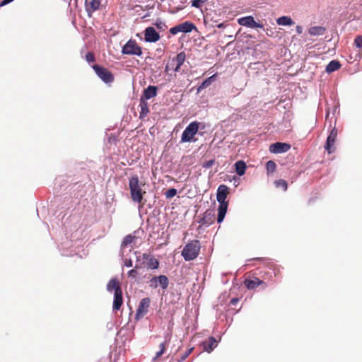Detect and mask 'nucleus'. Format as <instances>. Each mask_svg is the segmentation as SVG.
<instances>
[{"label":"nucleus","mask_w":362,"mask_h":362,"mask_svg":"<svg viewBox=\"0 0 362 362\" xmlns=\"http://www.w3.org/2000/svg\"><path fill=\"white\" fill-rule=\"evenodd\" d=\"M107 290L109 292L115 291V293H119L122 291L120 283L117 279H111L107 284Z\"/></svg>","instance_id":"obj_15"},{"label":"nucleus","mask_w":362,"mask_h":362,"mask_svg":"<svg viewBox=\"0 0 362 362\" xmlns=\"http://www.w3.org/2000/svg\"><path fill=\"white\" fill-rule=\"evenodd\" d=\"M228 203H219L218 209V217L217 222L221 223L226 214L228 209Z\"/></svg>","instance_id":"obj_18"},{"label":"nucleus","mask_w":362,"mask_h":362,"mask_svg":"<svg viewBox=\"0 0 362 362\" xmlns=\"http://www.w3.org/2000/svg\"><path fill=\"white\" fill-rule=\"evenodd\" d=\"M200 249L201 245L199 240H191L184 247L182 251V256L185 261L193 260L199 255Z\"/></svg>","instance_id":"obj_2"},{"label":"nucleus","mask_w":362,"mask_h":362,"mask_svg":"<svg viewBox=\"0 0 362 362\" xmlns=\"http://www.w3.org/2000/svg\"><path fill=\"white\" fill-rule=\"evenodd\" d=\"M236 173L239 176H242L245 174L246 170V164L243 160H238L235 163Z\"/></svg>","instance_id":"obj_26"},{"label":"nucleus","mask_w":362,"mask_h":362,"mask_svg":"<svg viewBox=\"0 0 362 362\" xmlns=\"http://www.w3.org/2000/svg\"><path fill=\"white\" fill-rule=\"evenodd\" d=\"M86 59L88 62H93L95 61L94 54L92 52H88L86 55Z\"/></svg>","instance_id":"obj_38"},{"label":"nucleus","mask_w":362,"mask_h":362,"mask_svg":"<svg viewBox=\"0 0 362 362\" xmlns=\"http://www.w3.org/2000/svg\"><path fill=\"white\" fill-rule=\"evenodd\" d=\"M204 2H205V0H192V6L195 8H200Z\"/></svg>","instance_id":"obj_35"},{"label":"nucleus","mask_w":362,"mask_h":362,"mask_svg":"<svg viewBox=\"0 0 362 362\" xmlns=\"http://www.w3.org/2000/svg\"><path fill=\"white\" fill-rule=\"evenodd\" d=\"M146 184L139 180L137 175L132 176L129 180V188L131 198L134 202L141 204L146 192L143 189Z\"/></svg>","instance_id":"obj_1"},{"label":"nucleus","mask_w":362,"mask_h":362,"mask_svg":"<svg viewBox=\"0 0 362 362\" xmlns=\"http://www.w3.org/2000/svg\"><path fill=\"white\" fill-rule=\"evenodd\" d=\"M13 0H3L1 3H0V7L1 6H4L9 3H11V1H13Z\"/></svg>","instance_id":"obj_43"},{"label":"nucleus","mask_w":362,"mask_h":362,"mask_svg":"<svg viewBox=\"0 0 362 362\" xmlns=\"http://www.w3.org/2000/svg\"><path fill=\"white\" fill-rule=\"evenodd\" d=\"M180 32V25H176L175 27L171 28L170 30V33L171 34H173V35H175V34H177V33H178Z\"/></svg>","instance_id":"obj_39"},{"label":"nucleus","mask_w":362,"mask_h":362,"mask_svg":"<svg viewBox=\"0 0 362 362\" xmlns=\"http://www.w3.org/2000/svg\"><path fill=\"white\" fill-rule=\"evenodd\" d=\"M291 148V145L287 143L276 142L269 146V151L273 153H282L287 152Z\"/></svg>","instance_id":"obj_9"},{"label":"nucleus","mask_w":362,"mask_h":362,"mask_svg":"<svg viewBox=\"0 0 362 362\" xmlns=\"http://www.w3.org/2000/svg\"><path fill=\"white\" fill-rule=\"evenodd\" d=\"M158 285L163 288L166 289L169 284V281L165 275H160L157 276Z\"/></svg>","instance_id":"obj_29"},{"label":"nucleus","mask_w":362,"mask_h":362,"mask_svg":"<svg viewBox=\"0 0 362 362\" xmlns=\"http://www.w3.org/2000/svg\"><path fill=\"white\" fill-rule=\"evenodd\" d=\"M177 194V189L175 188H170L167 190L165 193V196L167 199H170L175 197Z\"/></svg>","instance_id":"obj_33"},{"label":"nucleus","mask_w":362,"mask_h":362,"mask_svg":"<svg viewBox=\"0 0 362 362\" xmlns=\"http://www.w3.org/2000/svg\"><path fill=\"white\" fill-rule=\"evenodd\" d=\"M139 106L141 107L140 118H144L148 115L149 110L148 103L143 97L140 99Z\"/></svg>","instance_id":"obj_23"},{"label":"nucleus","mask_w":362,"mask_h":362,"mask_svg":"<svg viewBox=\"0 0 362 362\" xmlns=\"http://www.w3.org/2000/svg\"><path fill=\"white\" fill-rule=\"evenodd\" d=\"M215 221V215L211 210H206L199 223L203 226H209Z\"/></svg>","instance_id":"obj_13"},{"label":"nucleus","mask_w":362,"mask_h":362,"mask_svg":"<svg viewBox=\"0 0 362 362\" xmlns=\"http://www.w3.org/2000/svg\"><path fill=\"white\" fill-rule=\"evenodd\" d=\"M217 346V341L214 337H210L207 340L203 342V349L205 351L210 353Z\"/></svg>","instance_id":"obj_16"},{"label":"nucleus","mask_w":362,"mask_h":362,"mask_svg":"<svg viewBox=\"0 0 362 362\" xmlns=\"http://www.w3.org/2000/svg\"><path fill=\"white\" fill-rule=\"evenodd\" d=\"M280 274V270L279 269H274V275L277 276Z\"/></svg>","instance_id":"obj_49"},{"label":"nucleus","mask_w":362,"mask_h":362,"mask_svg":"<svg viewBox=\"0 0 362 362\" xmlns=\"http://www.w3.org/2000/svg\"><path fill=\"white\" fill-rule=\"evenodd\" d=\"M157 95V87L154 86H149L147 88L144 89L143 98L146 100L151 99L156 97Z\"/></svg>","instance_id":"obj_20"},{"label":"nucleus","mask_w":362,"mask_h":362,"mask_svg":"<svg viewBox=\"0 0 362 362\" xmlns=\"http://www.w3.org/2000/svg\"><path fill=\"white\" fill-rule=\"evenodd\" d=\"M122 53L130 55H141L142 52L141 47H122Z\"/></svg>","instance_id":"obj_17"},{"label":"nucleus","mask_w":362,"mask_h":362,"mask_svg":"<svg viewBox=\"0 0 362 362\" xmlns=\"http://www.w3.org/2000/svg\"><path fill=\"white\" fill-rule=\"evenodd\" d=\"M337 137V129L334 127L329 134L327 136L326 144L325 146V150L328 152V153H332L335 151V141Z\"/></svg>","instance_id":"obj_7"},{"label":"nucleus","mask_w":362,"mask_h":362,"mask_svg":"<svg viewBox=\"0 0 362 362\" xmlns=\"http://www.w3.org/2000/svg\"><path fill=\"white\" fill-rule=\"evenodd\" d=\"M123 303L122 291L119 293H115V298L113 301L112 308L114 310H118L120 309Z\"/></svg>","instance_id":"obj_21"},{"label":"nucleus","mask_w":362,"mask_h":362,"mask_svg":"<svg viewBox=\"0 0 362 362\" xmlns=\"http://www.w3.org/2000/svg\"><path fill=\"white\" fill-rule=\"evenodd\" d=\"M240 25L251 28H263V25L257 23L251 16L243 17L238 19Z\"/></svg>","instance_id":"obj_8"},{"label":"nucleus","mask_w":362,"mask_h":362,"mask_svg":"<svg viewBox=\"0 0 362 362\" xmlns=\"http://www.w3.org/2000/svg\"><path fill=\"white\" fill-rule=\"evenodd\" d=\"M92 68L103 82L109 83L114 81V75L107 69L98 64L93 65Z\"/></svg>","instance_id":"obj_3"},{"label":"nucleus","mask_w":362,"mask_h":362,"mask_svg":"<svg viewBox=\"0 0 362 362\" xmlns=\"http://www.w3.org/2000/svg\"><path fill=\"white\" fill-rule=\"evenodd\" d=\"M194 348H190L188 350H187L180 357V359L178 360V362H183L192 353Z\"/></svg>","instance_id":"obj_34"},{"label":"nucleus","mask_w":362,"mask_h":362,"mask_svg":"<svg viewBox=\"0 0 362 362\" xmlns=\"http://www.w3.org/2000/svg\"><path fill=\"white\" fill-rule=\"evenodd\" d=\"M85 6L88 16H90L93 12L99 9L100 0H85Z\"/></svg>","instance_id":"obj_11"},{"label":"nucleus","mask_w":362,"mask_h":362,"mask_svg":"<svg viewBox=\"0 0 362 362\" xmlns=\"http://www.w3.org/2000/svg\"><path fill=\"white\" fill-rule=\"evenodd\" d=\"M228 187L225 185H221L217 189L216 199L218 203H228L226 201L228 194Z\"/></svg>","instance_id":"obj_10"},{"label":"nucleus","mask_w":362,"mask_h":362,"mask_svg":"<svg viewBox=\"0 0 362 362\" xmlns=\"http://www.w3.org/2000/svg\"><path fill=\"white\" fill-rule=\"evenodd\" d=\"M159 39V34L154 28L148 27L145 30V40L146 42H154Z\"/></svg>","instance_id":"obj_14"},{"label":"nucleus","mask_w":362,"mask_h":362,"mask_svg":"<svg viewBox=\"0 0 362 362\" xmlns=\"http://www.w3.org/2000/svg\"><path fill=\"white\" fill-rule=\"evenodd\" d=\"M326 31V28L324 26H312L308 33L310 36H320L323 35Z\"/></svg>","instance_id":"obj_19"},{"label":"nucleus","mask_w":362,"mask_h":362,"mask_svg":"<svg viewBox=\"0 0 362 362\" xmlns=\"http://www.w3.org/2000/svg\"><path fill=\"white\" fill-rule=\"evenodd\" d=\"M354 45H362V35H358L355 38Z\"/></svg>","instance_id":"obj_41"},{"label":"nucleus","mask_w":362,"mask_h":362,"mask_svg":"<svg viewBox=\"0 0 362 362\" xmlns=\"http://www.w3.org/2000/svg\"><path fill=\"white\" fill-rule=\"evenodd\" d=\"M134 239H135V236H134L131 234L126 235L122 243V247H126L128 245H131L134 242Z\"/></svg>","instance_id":"obj_30"},{"label":"nucleus","mask_w":362,"mask_h":362,"mask_svg":"<svg viewBox=\"0 0 362 362\" xmlns=\"http://www.w3.org/2000/svg\"><path fill=\"white\" fill-rule=\"evenodd\" d=\"M276 165L274 161L269 160L268 162H267L266 169H267L268 174L273 173L276 170Z\"/></svg>","instance_id":"obj_31"},{"label":"nucleus","mask_w":362,"mask_h":362,"mask_svg":"<svg viewBox=\"0 0 362 362\" xmlns=\"http://www.w3.org/2000/svg\"><path fill=\"white\" fill-rule=\"evenodd\" d=\"M149 283H150V284H149L150 287L153 288H156L159 286L158 285V279H157V276H153L150 280Z\"/></svg>","instance_id":"obj_37"},{"label":"nucleus","mask_w":362,"mask_h":362,"mask_svg":"<svg viewBox=\"0 0 362 362\" xmlns=\"http://www.w3.org/2000/svg\"><path fill=\"white\" fill-rule=\"evenodd\" d=\"M253 259L260 261V262H266L268 260L267 259L263 258V257H257V258H254Z\"/></svg>","instance_id":"obj_47"},{"label":"nucleus","mask_w":362,"mask_h":362,"mask_svg":"<svg viewBox=\"0 0 362 362\" xmlns=\"http://www.w3.org/2000/svg\"><path fill=\"white\" fill-rule=\"evenodd\" d=\"M244 284L248 289H255L260 285L263 286V288L267 286V284L264 281L256 277L252 279H245Z\"/></svg>","instance_id":"obj_12"},{"label":"nucleus","mask_w":362,"mask_h":362,"mask_svg":"<svg viewBox=\"0 0 362 362\" xmlns=\"http://www.w3.org/2000/svg\"><path fill=\"white\" fill-rule=\"evenodd\" d=\"M213 77H214V76H211V77H210V78H207L206 80H205V81L202 83V85L200 86L199 89H200V88H204L207 87V86L210 84L211 79Z\"/></svg>","instance_id":"obj_40"},{"label":"nucleus","mask_w":362,"mask_h":362,"mask_svg":"<svg viewBox=\"0 0 362 362\" xmlns=\"http://www.w3.org/2000/svg\"><path fill=\"white\" fill-rule=\"evenodd\" d=\"M186 55L185 52L179 53L173 60L171 64H167L165 66V71L168 72L170 70H173L175 72H178L180 70L181 66L185 61Z\"/></svg>","instance_id":"obj_5"},{"label":"nucleus","mask_w":362,"mask_h":362,"mask_svg":"<svg viewBox=\"0 0 362 362\" xmlns=\"http://www.w3.org/2000/svg\"><path fill=\"white\" fill-rule=\"evenodd\" d=\"M125 265L127 267H132V261L131 259L127 260L125 262Z\"/></svg>","instance_id":"obj_48"},{"label":"nucleus","mask_w":362,"mask_h":362,"mask_svg":"<svg viewBox=\"0 0 362 362\" xmlns=\"http://www.w3.org/2000/svg\"><path fill=\"white\" fill-rule=\"evenodd\" d=\"M276 23L279 25H292L294 24L291 17L284 16L276 19Z\"/></svg>","instance_id":"obj_27"},{"label":"nucleus","mask_w":362,"mask_h":362,"mask_svg":"<svg viewBox=\"0 0 362 362\" xmlns=\"http://www.w3.org/2000/svg\"><path fill=\"white\" fill-rule=\"evenodd\" d=\"M138 272L136 269H131L128 272V276L129 277L136 278Z\"/></svg>","instance_id":"obj_42"},{"label":"nucleus","mask_w":362,"mask_h":362,"mask_svg":"<svg viewBox=\"0 0 362 362\" xmlns=\"http://www.w3.org/2000/svg\"><path fill=\"white\" fill-rule=\"evenodd\" d=\"M199 129V123L197 122H191L184 130L181 141L182 142H189L192 140L194 135Z\"/></svg>","instance_id":"obj_4"},{"label":"nucleus","mask_w":362,"mask_h":362,"mask_svg":"<svg viewBox=\"0 0 362 362\" xmlns=\"http://www.w3.org/2000/svg\"><path fill=\"white\" fill-rule=\"evenodd\" d=\"M143 257L145 259H148V268L152 269H157L158 267L159 262L156 259H155L154 257H152L149 255L146 254V253L143 255Z\"/></svg>","instance_id":"obj_24"},{"label":"nucleus","mask_w":362,"mask_h":362,"mask_svg":"<svg viewBox=\"0 0 362 362\" xmlns=\"http://www.w3.org/2000/svg\"><path fill=\"white\" fill-rule=\"evenodd\" d=\"M341 67V64L337 60L331 61L327 66H326L325 71L327 73H332L335 71H337Z\"/></svg>","instance_id":"obj_25"},{"label":"nucleus","mask_w":362,"mask_h":362,"mask_svg":"<svg viewBox=\"0 0 362 362\" xmlns=\"http://www.w3.org/2000/svg\"><path fill=\"white\" fill-rule=\"evenodd\" d=\"M150 303V298H144L141 299L135 314V319L136 320L142 319L148 313Z\"/></svg>","instance_id":"obj_6"},{"label":"nucleus","mask_w":362,"mask_h":362,"mask_svg":"<svg viewBox=\"0 0 362 362\" xmlns=\"http://www.w3.org/2000/svg\"><path fill=\"white\" fill-rule=\"evenodd\" d=\"M180 32L182 33H189L191 32L194 28H195V25L194 23L191 22H184L182 23L179 24Z\"/></svg>","instance_id":"obj_28"},{"label":"nucleus","mask_w":362,"mask_h":362,"mask_svg":"<svg viewBox=\"0 0 362 362\" xmlns=\"http://www.w3.org/2000/svg\"><path fill=\"white\" fill-rule=\"evenodd\" d=\"M170 339V337L166 336L165 341L160 344V345H159L160 350L156 353L153 360H157L165 353V349H166V346L168 344Z\"/></svg>","instance_id":"obj_22"},{"label":"nucleus","mask_w":362,"mask_h":362,"mask_svg":"<svg viewBox=\"0 0 362 362\" xmlns=\"http://www.w3.org/2000/svg\"><path fill=\"white\" fill-rule=\"evenodd\" d=\"M274 184L276 187H281L284 191L287 190L288 184L286 180L281 179L275 181Z\"/></svg>","instance_id":"obj_32"},{"label":"nucleus","mask_w":362,"mask_h":362,"mask_svg":"<svg viewBox=\"0 0 362 362\" xmlns=\"http://www.w3.org/2000/svg\"><path fill=\"white\" fill-rule=\"evenodd\" d=\"M124 45H135V41L130 40Z\"/></svg>","instance_id":"obj_46"},{"label":"nucleus","mask_w":362,"mask_h":362,"mask_svg":"<svg viewBox=\"0 0 362 362\" xmlns=\"http://www.w3.org/2000/svg\"><path fill=\"white\" fill-rule=\"evenodd\" d=\"M303 27L300 26V25H297L296 26V32L298 34H301L303 33Z\"/></svg>","instance_id":"obj_45"},{"label":"nucleus","mask_w":362,"mask_h":362,"mask_svg":"<svg viewBox=\"0 0 362 362\" xmlns=\"http://www.w3.org/2000/svg\"><path fill=\"white\" fill-rule=\"evenodd\" d=\"M239 301V299L237 298H232L230 300V304L233 305H235L236 303Z\"/></svg>","instance_id":"obj_44"},{"label":"nucleus","mask_w":362,"mask_h":362,"mask_svg":"<svg viewBox=\"0 0 362 362\" xmlns=\"http://www.w3.org/2000/svg\"><path fill=\"white\" fill-rule=\"evenodd\" d=\"M215 163L214 159H211L209 160L204 161L202 163V165L204 168H209Z\"/></svg>","instance_id":"obj_36"}]
</instances>
